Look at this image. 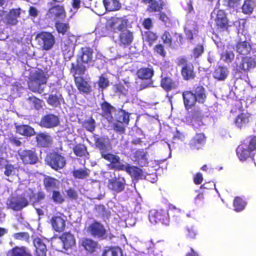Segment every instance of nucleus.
Returning <instances> with one entry per match:
<instances>
[{
    "label": "nucleus",
    "instance_id": "6e6d98bb",
    "mask_svg": "<svg viewBox=\"0 0 256 256\" xmlns=\"http://www.w3.org/2000/svg\"><path fill=\"white\" fill-rule=\"evenodd\" d=\"M72 175L74 178L79 179H83L88 176V172L86 168H79L78 170H74L72 172Z\"/></svg>",
    "mask_w": 256,
    "mask_h": 256
},
{
    "label": "nucleus",
    "instance_id": "4468645a",
    "mask_svg": "<svg viewBox=\"0 0 256 256\" xmlns=\"http://www.w3.org/2000/svg\"><path fill=\"white\" fill-rule=\"evenodd\" d=\"M129 21L126 16L118 17L116 15L111 16L106 20L107 26L114 30H117L118 31L126 28Z\"/></svg>",
    "mask_w": 256,
    "mask_h": 256
},
{
    "label": "nucleus",
    "instance_id": "a18cd8bd",
    "mask_svg": "<svg viewBox=\"0 0 256 256\" xmlns=\"http://www.w3.org/2000/svg\"><path fill=\"white\" fill-rule=\"evenodd\" d=\"M54 26L58 34L64 35L70 30V26L68 22H64L58 20H56Z\"/></svg>",
    "mask_w": 256,
    "mask_h": 256
},
{
    "label": "nucleus",
    "instance_id": "79ce46f5",
    "mask_svg": "<svg viewBox=\"0 0 256 256\" xmlns=\"http://www.w3.org/2000/svg\"><path fill=\"white\" fill-rule=\"evenodd\" d=\"M102 256H123L122 249L118 246H106Z\"/></svg>",
    "mask_w": 256,
    "mask_h": 256
},
{
    "label": "nucleus",
    "instance_id": "69168bd1",
    "mask_svg": "<svg viewBox=\"0 0 256 256\" xmlns=\"http://www.w3.org/2000/svg\"><path fill=\"white\" fill-rule=\"evenodd\" d=\"M161 38L164 44H168L169 46L172 47V40L170 32L168 30H165L161 36Z\"/></svg>",
    "mask_w": 256,
    "mask_h": 256
},
{
    "label": "nucleus",
    "instance_id": "49530a36",
    "mask_svg": "<svg viewBox=\"0 0 256 256\" xmlns=\"http://www.w3.org/2000/svg\"><path fill=\"white\" fill-rule=\"evenodd\" d=\"M248 122L249 116L244 113H241L238 114L235 120L236 126L240 128L244 126Z\"/></svg>",
    "mask_w": 256,
    "mask_h": 256
},
{
    "label": "nucleus",
    "instance_id": "7ed1b4c3",
    "mask_svg": "<svg viewBox=\"0 0 256 256\" xmlns=\"http://www.w3.org/2000/svg\"><path fill=\"white\" fill-rule=\"evenodd\" d=\"M236 152L240 161L254 160L256 154V136L250 135L244 139L237 147Z\"/></svg>",
    "mask_w": 256,
    "mask_h": 256
},
{
    "label": "nucleus",
    "instance_id": "dca6fc26",
    "mask_svg": "<svg viewBox=\"0 0 256 256\" xmlns=\"http://www.w3.org/2000/svg\"><path fill=\"white\" fill-rule=\"evenodd\" d=\"M76 37L74 35L68 34L66 38L61 43V49L64 55L70 58L72 56L75 48Z\"/></svg>",
    "mask_w": 256,
    "mask_h": 256
},
{
    "label": "nucleus",
    "instance_id": "7c9ffc66",
    "mask_svg": "<svg viewBox=\"0 0 256 256\" xmlns=\"http://www.w3.org/2000/svg\"><path fill=\"white\" fill-rule=\"evenodd\" d=\"M37 144L42 148H48L52 144V138L46 132H40L36 137Z\"/></svg>",
    "mask_w": 256,
    "mask_h": 256
},
{
    "label": "nucleus",
    "instance_id": "4c0bfd02",
    "mask_svg": "<svg viewBox=\"0 0 256 256\" xmlns=\"http://www.w3.org/2000/svg\"><path fill=\"white\" fill-rule=\"evenodd\" d=\"M102 4L106 12H116L122 8L119 0H102Z\"/></svg>",
    "mask_w": 256,
    "mask_h": 256
},
{
    "label": "nucleus",
    "instance_id": "680f3d73",
    "mask_svg": "<svg viewBox=\"0 0 256 256\" xmlns=\"http://www.w3.org/2000/svg\"><path fill=\"white\" fill-rule=\"evenodd\" d=\"M98 84V88L103 90L109 86L110 82L108 78H106L103 74H102L99 77Z\"/></svg>",
    "mask_w": 256,
    "mask_h": 256
},
{
    "label": "nucleus",
    "instance_id": "cd10ccee",
    "mask_svg": "<svg viewBox=\"0 0 256 256\" xmlns=\"http://www.w3.org/2000/svg\"><path fill=\"white\" fill-rule=\"evenodd\" d=\"M62 243L63 248L64 250L72 248L76 245L75 238L70 232H64L58 237Z\"/></svg>",
    "mask_w": 256,
    "mask_h": 256
},
{
    "label": "nucleus",
    "instance_id": "5701e85b",
    "mask_svg": "<svg viewBox=\"0 0 256 256\" xmlns=\"http://www.w3.org/2000/svg\"><path fill=\"white\" fill-rule=\"evenodd\" d=\"M119 31L120 34L118 37V40L120 45L124 47L130 45L132 42L134 38L133 32L126 28Z\"/></svg>",
    "mask_w": 256,
    "mask_h": 256
},
{
    "label": "nucleus",
    "instance_id": "f8f14e48",
    "mask_svg": "<svg viewBox=\"0 0 256 256\" xmlns=\"http://www.w3.org/2000/svg\"><path fill=\"white\" fill-rule=\"evenodd\" d=\"M126 186V180L124 177L118 175L108 180L107 187L114 193L118 194L124 191Z\"/></svg>",
    "mask_w": 256,
    "mask_h": 256
},
{
    "label": "nucleus",
    "instance_id": "603ef678",
    "mask_svg": "<svg viewBox=\"0 0 256 256\" xmlns=\"http://www.w3.org/2000/svg\"><path fill=\"white\" fill-rule=\"evenodd\" d=\"M52 192L51 200L56 204H62L64 202V198L60 192L58 190H54Z\"/></svg>",
    "mask_w": 256,
    "mask_h": 256
},
{
    "label": "nucleus",
    "instance_id": "a19ab883",
    "mask_svg": "<svg viewBox=\"0 0 256 256\" xmlns=\"http://www.w3.org/2000/svg\"><path fill=\"white\" fill-rule=\"evenodd\" d=\"M74 154L79 157H86L89 156L86 146L84 144H77L72 148Z\"/></svg>",
    "mask_w": 256,
    "mask_h": 256
},
{
    "label": "nucleus",
    "instance_id": "2eb2a0df",
    "mask_svg": "<svg viewBox=\"0 0 256 256\" xmlns=\"http://www.w3.org/2000/svg\"><path fill=\"white\" fill-rule=\"evenodd\" d=\"M48 19L58 20H64L66 16V13L64 5L54 4L50 8L46 14Z\"/></svg>",
    "mask_w": 256,
    "mask_h": 256
},
{
    "label": "nucleus",
    "instance_id": "de8ad7c7",
    "mask_svg": "<svg viewBox=\"0 0 256 256\" xmlns=\"http://www.w3.org/2000/svg\"><path fill=\"white\" fill-rule=\"evenodd\" d=\"M254 10V2L252 0H245L242 6V12L245 14H251Z\"/></svg>",
    "mask_w": 256,
    "mask_h": 256
},
{
    "label": "nucleus",
    "instance_id": "72a5a7b5",
    "mask_svg": "<svg viewBox=\"0 0 256 256\" xmlns=\"http://www.w3.org/2000/svg\"><path fill=\"white\" fill-rule=\"evenodd\" d=\"M228 74L229 71L226 66H219L214 68L212 76L218 81H224L228 78Z\"/></svg>",
    "mask_w": 256,
    "mask_h": 256
},
{
    "label": "nucleus",
    "instance_id": "f704fd0d",
    "mask_svg": "<svg viewBox=\"0 0 256 256\" xmlns=\"http://www.w3.org/2000/svg\"><path fill=\"white\" fill-rule=\"evenodd\" d=\"M6 256H32L28 249L24 246H16L8 251Z\"/></svg>",
    "mask_w": 256,
    "mask_h": 256
},
{
    "label": "nucleus",
    "instance_id": "338daca9",
    "mask_svg": "<svg viewBox=\"0 0 256 256\" xmlns=\"http://www.w3.org/2000/svg\"><path fill=\"white\" fill-rule=\"evenodd\" d=\"M204 115L202 110L200 108H194L189 116L190 120H195L196 118H203Z\"/></svg>",
    "mask_w": 256,
    "mask_h": 256
},
{
    "label": "nucleus",
    "instance_id": "f03ea898",
    "mask_svg": "<svg viewBox=\"0 0 256 256\" xmlns=\"http://www.w3.org/2000/svg\"><path fill=\"white\" fill-rule=\"evenodd\" d=\"M94 50L89 46L80 48L76 56V62H72L70 71L71 73L84 75L87 68L94 65L95 60L94 58Z\"/></svg>",
    "mask_w": 256,
    "mask_h": 256
},
{
    "label": "nucleus",
    "instance_id": "473e14b6",
    "mask_svg": "<svg viewBox=\"0 0 256 256\" xmlns=\"http://www.w3.org/2000/svg\"><path fill=\"white\" fill-rule=\"evenodd\" d=\"M100 106L102 116L108 120H110L112 118V112L116 110L115 108L105 100L100 104Z\"/></svg>",
    "mask_w": 256,
    "mask_h": 256
},
{
    "label": "nucleus",
    "instance_id": "f257e3e1",
    "mask_svg": "<svg viewBox=\"0 0 256 256\" xmlns=\"http://www.w3.org/2000/svg\"><path fill=\"white\" fill-rule=\"evenodd\" d=\"M94 142L95 147L99 150L101 157L110 162L108 164L109 169L114 170H124L133 180H138L142 179L144 175L142 168L128 164L126 165L122 164L120 162V156L110 152L112 147L110 141L108 137L95 138Z\"/></svg>",
    "mask_w": 256,
    "mask_h": 256
},
{
    "label": "nucleus",
    "instance_id": "1a4fd4ad",
    "mask_svg": "<svg viewBox=\"0 0 256 256\" xmlns=\"http://www.w3.org/2000/svg\"><path fill=\"white\" fill-rule=\"evenodd\" d=\"M29 204L28 199L24 194H17L12 196L7 200V207L14 211L21 210Z\"/></svg>",
    "mask_w": 256,
    "mask_h": 256
},
{
    "label": "nucleus",
    "instance_id": "09e8293b",
    "mask_svg": "<svg viewBox=\"0 0 256 256\" xmlns=\"http://www.w3.org/2000/svg\"><path fill=\"white\" fill-rule=\"evenodd\" d=\"M82 126L87 131L92 132L96 128V121L91 116L88 119L84 120L82 122Z\"/></svg>",
    "mask_w": 256,
    "mask_h": 256
},
{
    "label": "nucleus",
    "instance_id": "0e129e2a",
    "mask_svg": "<svg viewBox=\"0 0 256 256\" xmlns=\"http://www.w3.org/2000/svg\"><path fill=\"white\" fill-rule=\"evenodd\" d=\"M204 52V46L202 44H198L192 50V57L194 59L199 58Z\"/></svg>",
    "mask_w": 256,
    "mask_h": 256
},
{
    "label": "nucleus",
    "instance_id": "9b49d317",
    "mask_svg": "<svg viewBox=\"0 0 256 256\" xmlns=\"http://www.w3.org/2000/svg\"><path fill=\"white\" fill-rule=\"evenodd\" d=\"M77 74H73L75 85L80 94L84 95L90 94L92 92L90 82L82 76H76Z\"/></svg>",
    "mask_w": 256,
    "mask_h": 256
},
{
    "label": "nucleus",
    "instance_id": "4d7b16f0",
    "mask_svg": "<svg viewBox=\"0 0 256 256\" xmlns=\"http://www.w3.org/2000/svg\"><path fill=\"white\" fill-rule=\"evenodd\" d=\"M18 168L14 166V165L10 164L8 162L4 167V174L5 176H10L14 175L16 172H18Z\"/></svg>",
    "mask_w": 256,
    "mask_h": 256
},
{
    "label": "nucleus",
    "instance_id": "a878e982",
    "mask_svg": "<svg viewBox=\"0 0 256 256\" xmlns=\"http://www.w3.org/2000/svg\"><path fill=\"white\" fill-rule=\"evenodd\" d=\"M60 181L52 176L44 175L43 179V186L45 190L48 192L56 190L58 188Z\"/></svg>",
    "mask_w": 256,
    "mask_h": 256
},
{
    "label": "nucleus",
    "instance_id": "aec40b11",
    "mask_svg": "<svg viewBox=\"0 0 256 256\" xmlns=\"http://www.w3.org/2000/svg\"><path fill=\"white\" fill-rule=\"evenodd\" d=\"M60 124V119L58 116L49 113L42 116L40 125L43 128H51L57 126Z\"/></svg>",
    "mask_w": 256,
    "mask_h": 256
},
{
    "label": "nucleus",
    "instance_id": "e2e57ef3",
    "mask_svg": "<svg viewBox=\"0 0 256 256\" xmlns=\"http://www.w3.org/2000/svg\"><path fill=\"white\" fill-rule=\"evenodd\" d=\"M12 236L15 240L28 241L30 239V234L26 232L14 233Z\"/></svg>",
    "mask_w": 256,
    "mask_h": 256
},
{
    "label": "nucleus",
    "instance_id": "e433bc0d",
    "mask_svg": "<svg viewBox=\"0 0 256 256\" xmlns=\"http://www.w3.org/2000/svg\"><path fill=\"white\" fill-rule=\"evenodd\" d=\"M252 50V46L246 40L238 42L236 44V51L239 54L246 56Z\"/></svg>",
    "mask_w": 256,
    "mask_h": 256
},
{
    "label": "nucleus",
    "instance_id": "c85d7f7f",
    "mask_svg": "<svg viewBox=\"0 0 256 256\" xmlns=\"http://www.w3.org/2000/svg\"><path fill=\"white\" fill-rule=\"evenodd\" d=\"M184 104L186 110H188L194 107L198 100L193 95V92L185 90L182 94Z\"/></svg>",
    "mask_w": 256,
    "mask_h": 256
},
{
    "label": "nucleus",
    "instance_id": "412c9836",
    "mask_svg": "<svg viewBox=\"0 0 256 256\" xmlns=\"http://www.w3.org/2000/svg\"><path fill=\"white\" fill-rule=\"evenodd\" d=\"M214 22L217 28L220 30H226L230 26L226 14L223 10H218L217 11Z\"/></svg>",
    "mask_w": 256,
    "mask_h": 256
},
{
    "label": "nucleus",
    "instance_id": "ea45409f",
    "mask_svg": "<svg viewBox=\"0 0 256 256\" xmlns=\"http://www.w3.org/2000/svg\"><path fill=\"white\" fill-rule=\"evenodd\" d=\"M193 95L194 96L198 103L204 104L206 100V90L202 86L198 85L194 88Z\"/></svg>",
    "mask_w": 256,
    "mask_h": 256
},
{
    "label": "nucleus",
    "instance_id": "774afa93",
    "mask_svg": "<svg viewBox=\"0 0 256 256\" xmlns=\"http://www.w3.org/2000/svg\"><path fill=\"white\" fill-rule=\"evenodd\" d=\"M146 40L148 42L149 46H152L154 42L158 39V36L156 33L151 31H148L145 32Z\"/></svg>",
    "mask_w": 256,
    "mask_h": 256
},
{
    "label": "nucleus",
    "instance_id": "c9c22d12",
    "mask_svg": "<svg viewBox=\"0 0 256 256\" xmlns=\"http://www.w3.org/2000/svg\"><path fill=\"white\" fill-rule=\"evenodd\" d=\"M165 3L163 0H152L148 4L146 10L148 13L160 12Z\"/></svg>",
    "mask_w": 256,
    "mask_h": 256
},
{
    "label": "nucleus",
    "instance_id": "6e6552de",
    "mask_svg": "<svg viewBox=\"0 0 256 256\" xmlns=\"http://www.w3.org/2000/svg\"><path fill=\"white\" fill-rule=\"evenodd\" d=\"M36 39L42 50H51L56 43V39L52 34L50 32L42 31L36 36Z\"/></svg>",
    "mask_w": 256,
    "mask_h": 256
},
{
    "label": "nucleus",
    "instance_id": "393cba45",
    "mask_svg": "<svg viewBox=\"0 0 256 256\" xmlns=\"http://www.w3.org/2000/svg\"><path fill=\"white\" fill-rule=\"evenodd\" d=\"M64 214L53 216L50 219V223L52 228L56 232H63L66 227V220L64 218Z\"/></svg>",
    "mask_w": 256,
    "mask_h": 256
},
{
    "label": "nucleus",
    "instance_id": "bb28decb",
    "mask_svg": "<svg viewBox=\"0 0 256 256\" xmlns=\"http://www.w3.org/2000/svg\"><path fill=\"white\" fill-rule=\"evenodd\" d=\"M256 66V54L253 56H245L242 58L239 68L244 72H248Z\"/></svg>",
    "mask_w": 256,
    "mask_h": 256
},
{
    "label": "nucleus",
    "instance_id": "5fc2aeb1",
    "mask_svg": "<svg viewBox=\"0 0 256 256\" xmlns=\"http://www.w3.org/2000/svg\"><path fill=\"white\" fill-rule=\"evenodd\" d=\"M117 120L118 122L128 124L130 120L129 114L125 110L120 109L118 110V115Z\"/></svg>",
    "mask_w": 256,
    "mask_h": 256
},
{
    "label": "nucleus",
    "instance_id": "ddd939ff",
    "mask_svg": "<svg viewBox=\"0 0 256 256\" xmlns=\"http://www.w3.org/2000/svg\"><path fill=\"white\" fill-rule=\"evenodd\" d=\"M20 158L24 164L32 165L38 161V158L34 148L25 149L18 152Z\"/></svg>",
    "mask_w": 256,
    "mask_h": 256
},
{
    "label": "nucleus",
    "instance_id": "3c124183",
    "mask_svg": "<svg viewBox=\"0 0 256 256\" xmlns=\"http://www.w3.org/2000/svg\"><path fill=\"white\" fill-rule=\"evenodd\" d=\"M246 202L242 198L236 196L234 198L233 202L234 210L237 212H240L244 210Z\"/></svg>",
    "mask_w": 256,
    "mask_h": 256
},
{
    "label": "nucleus",
    "instance_id": "2f4dec72",
    "mask_svg": "<svg viewBox=\"0 0 256 256\" xmlns=\"http://www.w3.org/2000/svg\"><path fill=\"white\" fill-rule=\"evenodd\" d=\"M134 158L135 162L140 166H148V152L144 149H138L134 154Z\"/></svg>",
    "mask_w": 256,
    "mask_h": 256
},
{
    "label": "nucleus",
    "instance_id": "c03bdc74",
    "mask_svg": "<svg viewBox=\"0 0 256 256\" xmlns=\"http://www.w3.org/2000/svg\"><path fill=\"white\" fill-rule=\"evenodd\" d=\"M167 214H168V220L169 218H172L174 220H180L184 215L181 210L174 206H170Z\"/></svg>",
    "mask_w": 256,
    "mask_h": 256
},
{
    "label": "nucleus",
    "instance_id": "b1692460",
    "mask_svg": "<svg viewBox=\"0 0 256 256\" xmlns=\"http://www.w3.org/2000/svg\"><path fill=\"white\" fill-rule=\"evenodd\" d=\"M206 142V137L203 133H198L190 140L188 146L192 150H198Z\"/></svg>",
    "mask_w": 256,
    "mask_h": 256
},
{
    "label": "nucleus",
    "instance_id": "39448f33",
    "mask_svg": "<svg viewBox=\"0 0 256 256\" xmlns=\"http://www.w3.org/2000/svg\"><path fill=\"white\" fill-rule=\"evenodd\" d=\"M154 75V70L150 66L148 67H142L138 69L136 72L138 78L144 82L140 84V90L153 86L154 82L152 78Z\"/></svg>",
    "mask_w": 256,
    "mask_h": 256
},
{
    "label": "nucleus",
    "instance_id": "13d9d810",
    "mask_svg": "<svg viewBox=\"0 0 256 256\" xmlns=\"http://www.w3.org/2000/svg\"><path fill=\"white\" fill-rule=\"evenodd\" d=\"M198 234V232L194 226H187L185 229L186 237L189 239H194Z\"/></svg>",
    "mask_w": 256,
    "mask_h": 256
},
{
    "label": "nucleus",
    "instance_id": "bf43d9fd",
    "mask_svg": "<svg viewBox=\"0 0 256 256\" xmlns=\"http://www.w3.org/2000/svg\"><path fill=\"white\" fill-rule=\"evenodd\" d=\"M234 54L232 51L226 50L221 54L220 59L226 63H230L234 59Z\"/></svg>",
    "mask_w": 256,
    "mask_h": 256
},
{
    "label": "nucleus",
    "instance_id": "c756f323",
    "mask_svg": "<svg viewBox=\"0 0 256 256\" xmlns=\"http://www.w3.org/2000/svg\"><path fill=\"white\" fill-rule=\"evenodd\" d=\"M33 244L35 247V254L36 256H46L48 249L44 240L38 238H35L33 240Z\"/></svg>",
    "mask_w": 256,
    "mask_h": 256
},
{
    "label": "nucleus",
    "instance_id": "37998d69",
    "mask_svg": "<svg viewBox=\"0 0 256 256\" xmlns=\"http://www.w3.org/2000/svg\"><path fill=\"white\" fill-rule=\"evenodd\" d=\"M16 132L26 136H31L35 134L34 129L28 125H20L16 126Z\"/></svg>",
    "mask_w": 256,
    "mask_h": 256
},
{
    "label": "nucleus",
    "instance_id": "58836bf2",
    "mask_svg": "<svg viewBox=\"0 0 256 256\" xmlns=\"http://www.w3.org/2000/svg\"><path fill=\"white\" fill-rule=\"evenodd\" d=\"M80 244L90 253L94 252L98 247V242L90 238H84L80 240Z\"/></svg>",
    "mask_w": 256,
    "mask_h": 256
},
{
    "label": "nucleus",
    "instance_id": "423d86ee",
    "mask_svg": "<svg viewBox=\"0 0 256 256\" xmlns=\"http://www.w3.org/2000/svg\"><path fill=\"white\" fill-rule=\"evenodd\" d=\"M46 164L55 170L63 168L66 164L65 157L58 152H52L48 154L45 158Z\"/></svg>",
    "mask_w": 256,
    "mask_h": 256
},
{
    "label": "nucleus",
    "instance_id": "864d4df0",
    "mask_svg": "<svg viewBox=\"0 0 256 256\" xmlns=\"http://www.w3.org/2000/svg\"><path fill=\"white\" fill-rule=\"evenodd\" d=\"M174 36L175 40H172V48H176L185 43V40L182 34L175 32L174 34Z\"/></svg>",
    "mask_w": 256,
    "mask_h": 256
},
{
    "label": "nucleus",
    "instance_id": "0eeeda50",
    "mask_svg": "<svg viewBox=\"0 0 256 256\" xmlns=\"http://www.w3.org/2000/svg\"><path fill=\"white\" fill-rule=\"evenodd\" d=\"M177 64L181 66L180 74L184 80H190L196 78V72L193 64L186 58L178 59Z\"/></svg>",
    "mask_w": 256,
    "mask_h": 256
},
{
    "label": "nucleus",
    "instance_id": "052dcab7",
    "mask_svg": "<svg viewBox=\"0 0 256 256\" xmlns=\"http://www.w3.org/2000/svg\"><path fill=\"white\" fill-rule=\"evenodd\" d=\"M154 52L157 55L160 56L162 58H165L166 55V52L164 50V46L161 44H156L153 48Z\"/></svg>",
    "mask_w": 256,
    "mask_h": 256
},
{
    "label": "nucleus",
    "instance_id": "6ab92c4d",
    "mask_svg": "<svg viewBox=\"0 0 256 256\" xmlns=\"http://www.w3.org/2000/svg\"><path fill=\"white\" fill-rule=\"evenodd\" d=\"M148 218L150 222L154 224L161 223L166 224L168 222V214L162 210H150Z\"/></svg>",
    "mask_w": 256,
    "mask_h": 256
},
{
    "label": "nucleus",
    "instance_id": "8fccbe9b",
    "mask_svg": "<svg viewBox=\"0 0 256 256\" xmlns=\"http://www.w3.org/2000/svg\"><path fill=\"white\" fill-rule=\"evenodd\" d=\"M27 101L30 106H33L37 110L42 108L43 100L34 96L28 97L27 98Z\"/></svg>",
    "mask_w": 256,
    "mask_h": 256
},
{
    "label": "nucleus",
    "instance_id": "f3484780",
    "mask_svg": "<svg viewBox=\"0 0 256 256\" xmlns=\"http://www.w3.org/2000/svg\"><path fill=\"white\" fill-rule=\"evenodd\" d=\"M46 102L48 105L54 108L60 107L62 104L64 103V98L59 88H53L52 89Z\"/></svg>",
    "mask_w": 256,
    "mask_h": 256
},
{
    "label": "nucleus",
    "instance_id": "a211bd4d",
    "mask_svg": "<svg viewBox=\"0 0 256 256\" xmlns=\"http://www.w3.org/2000/svg\"><path fill=\"white\" fill-rule=\"evenodd\" d=\"M87 232L92 236L100 239L106 238V230L100 222L94 221L87 228Z\"/></svg>",
    "mask_w": 256,
    "mask_h": 256
},
{
    "label": "nucleus",
    "instance_id": "9d476101",
    "mask_svg": "<svg viewBox=\"0 0 256 256\" xmlns=\"http://www.w3.org/2000/svg\"><path fill=\"white\" fill-rule=\"evenodd\" d=\"M20 8H12L8 13L3 9H0V21H2L7 25H16L18 22V18L20 16Z\"/></svg>",
    "mask_w": 256,
    "mask_h": 256
},
{
    "label": "nucleus",
    "instance_id": "20e7f679",
    "mask_svg": "<svg viewBox=\"0 0 256 256\" xmlns=\"http://www.w3.org/2000/svg\"><path fill=\"white\" fill-rule=\"evenodd\" d=\"M48 78L42 70H36L30 76L28 82V88L34 92L42 94L44 88L42 86L47 83Z\"/></svg>",
    "mask_w": 256,
    "mask_h": 256
},
{
    "label": "nucleus",
    "instance_id": "4be33fe9",
    "mask_svg": "<svg viewBox=\"0 0 256 256\" xmlns=\"http://www.w3.org/2000/svg\"><path fill=\"white\" fill-rule=\"evenodd\" d=\"M179 82L178 80H173L168 74L161 75L160 86L166 92H169L173 90L178 88Z\"/></svg>",
    "mask_w": 256,
    "mask_h": 256
}]
</instances>
